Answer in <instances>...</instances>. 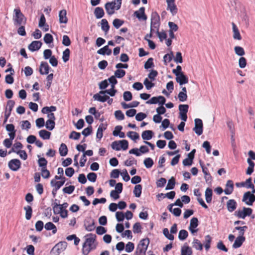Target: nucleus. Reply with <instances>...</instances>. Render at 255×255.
Listing matches in <instances>:
<instances>
[{"label":"nucleus","instance_id":"1","mask_svg":"<svg viewBox=\"0 0 255 255\" xmlns=\"http://www.w3.org/2000/svg\"><path fill=\"white\" fill-rule=\"evenodd\" d=\"M85 242L83 245L82 253L84 255H88L91 251L95 250L97 247L95 243L96 235L93 234H87Z\"/></svg>","mask_w":255,"mask_h":255},{"label":"nucleus","instance_id":"2","mask_svg":"<svg viewBox=\"0 0 255 255\" xmlns=\"http://www.w3.org/2000/svg\"><path fill=\"white\" fill-rule=\"evenodd\" d=\"M122 0H114V1L108 2L105 4L107 13L111 15L115 13V10H119L122 5Z\"/></svg>","mask_w":255,"mask_h":255},{"label":"nucleus","instance_id":"3","mask_svg":"<svg viewBox=\"0 0 255 255\" xmlns=\"http://www.w3.org/2000/svg\"><path fill=\"white\" fill-rule=\"evenodd\" d=\"M160 25V16L156 12H153L151 15V33L158 32Z\"/></svg>","mask_w":255,"mask_h":255},{"label":"nucleus","instance_id":"4","mask_svg":"<svg viewBox=\"0 0 255 255\" xmlns=\"http://www.w3.org/2000/svg\"><path fill=\"white\" fill-rule=\"evenodd\" d=\"M13 12V20L15 25H20L26 23V18L21 12L19 8L14 9Z\"/></svg>","mask_w":255,"mask_h":255},{"label":"nucleus","instance_id":"5","mask_svg":"<svg viewBox=\"0 0 255 255\" xmlns=\"http://www.w3.org/2000/svg\"><path fill=\"white\" fill-rule=\"evenodd\" d=\"M149 244V240L148 238L141 240L136 247L135 255H145Z\"/></svg>","mask_w":255,"mask_h":255},{"label":"nucleus","instance_id":"6","mask_svg":"<svg viewBox=\"0 0 255 255\" xmlns=\"http://www.w3.org/2000/svg\"><path fill=\"white\" fill-rule=\"evenodd\" d=\"M253 212V210L250 208L243 207L242 210H238L235 212V215L239 218L245 219L247 216H250Z\"/></svg>","mask_w":255,"mask_h":255},{"label":"nucleus","instance_id":"7","mask_svg":"<svg viewBox=\"0 0 255 255\" xmlns=\"http://www.w3.org/2000/svg\"><path fill=\"white\" fill-rule=\"evenodd\" d=\"M167 4V10H169L172 16L175 15L178 12V8L175 4V0H166Z\"/></svg>","mask_w":255,"mask_h":255},{"label":"nucleus","instance_id":"8","mask_svg":"<svg viewBox=\"0 0 255 255\" xmlns=\"http://www.w3.org/2000/svg\"><path fill=\"white\" fill-rule=\"evenodd\" d=\"M242 201L245 202L247 205L251 206L255 201V196L248 191L244 194Z\"/></svg>","mask_w":255,"mask_h":255},{"label":"nucleus","instance_id":"9","mask_svg":"<svg viewBox=\"0 0 255 255\" xmlns=\"http://www.w3.org/2000/svg\"><path fill=\"white\" fill-rule=\"evenodd\" d=\"M67 245V244L66 242H59L52 248L51 253L58 255L66 249Z\"/></svg>","mask_w":255,"mask_h":255},{"label":"nucleus","instance_id":"10","mask_svg":"<svg viewBox=\"0 0 255 255\" xmlns=\"http://www.w3.org/2000/svg\"><path fill=\"white\" fill-rule=\"evenodd\" d=\"M198 226V219L195 217L192 218L190 220V225L188 228V229L193 235H194L195 234H196L198 232V229H197Z\"/></svg>","mask_w":255,"mask_h":255},{"label":"nucleus","instance_id":"11","mask_svg":"<svg viewBox=\"0 0 255 255\" xmlns=\"http://www.w3.org/2000/svg\"><path fill=\"white\" fill-rule=\"evenodd\" d=\"M134 16H136L139 21H146L147 17L145 13V8L141 7L138 10L135 11L133 13Z\"/></svg>","mask_w":255,"mask_h":255},{"label":"nucleus","instance_id":"12","mask_svg":"<svg viewBox=\"0 0 255 255\" xmlns=\"http://www.w3.org/2000/svg\"><path fill=\"white\" fill-rule=\"evenodd\" d=\"M193 130L198 135H200L203 133V123L200 119L195 120V127Z\"/></svg>","mask_w":255,"mask_h":255},{"label":"nucleus","instance_id":"13","mask_svg":"<svg viewBox=\"0 0 255 255\" xmlns=\"http://www.w3.org/2000/svg\"><path fill=\"white\" fill-rule=\"evenodd\" d=\"M84 226L86 231L91 232L95 229V221L91 218H88L84 221Z\"/></svg>","mask_w":255,"mask_h":255},{"label":"nucleus","instance_id":"14","mask_svg":"<svg viewBox=\"0 0 255 255\" xmlns=\"http://www.w3.org/2000/svg\"><path fill=\"white\" fill-rule=\"evenodd\" d=\"M21 166V162L19 160L17 159H13L11 160L8 162V167L12 171L18 170Z\"/></svg>","mask_w":255,"mask_h":255},{"label":"nucleus","instance_id":"15","mask_svg":"<svg viewBox=\"0 0 255 255\" xmlns=\"http://www.w3.org/2000/svg\"><path fill=\"white\" fill-rule=\"evenodd\" d=\"M50 67L46 62H41L39 67V72L41 75H46L49 73Z\"/></svg>","mask_w":255,"mask_h":255},{"label":"nucleus","instance_id":"16","mask_svg":"<svg viewBox=\"0 0 255 255\" xmlns=\"http://www.w3.org/2000/svg\"><path fill=\"white\" fill-rule=\"evenodd\" d=\"M176 81L180 86L188 83V78L183 73L176 76Z\"/></svg>","mask_w":255,"mask_h":255},{"label":"nucleus","instance_id":"17","mask_svg":"<svg viewBox=\"0 0 255 255\" xmlns=\"http://www.w3.org/2000/svg\"><path fill=\"white\" fill-rule=\"evenodd\" d=\"M234 190V183L233 181L231 180H229L227 181L226 187L224 191V193L226 195H230L232 193Z\"/></svg>","mask_w":255,"mask_h":255},{"label":"nucleus","instance_id":"18","mask_svg":"<svg viewBox=\"0 0 255 255\" xmlns=\"http://www.w3.org/2000/svg\"><path fill=\"white\" fill-rule=\"evenodd\" d=\"M42 45V43L39 41H33L28 46V49L31 51L39 50Z\"/></svg>","mask_w":255,"mask_h":255},{"label":"nucleus","instance_id":"19","mask_svg":"<svg viewBox=\"0 0 255 255\" xmlns=\"http://www.w3.org/2000/svg\"><path fill=\"white\" fill-rule=\"evenodd\" d=\"M232 28H233V38L236 40H240L242 39V36L240 34V31L237 25L234 23L232 22Z\"/></svg>","mask_w":255,"mask_h":255},{"label":"nucleus","instance_id":"20","mask_svg":"<svg viewBox=\"0 0 255 255\" xmlns=\"http://www.w3.org/2000/svg\"><path fill=\"white\" fill-rule=\"evenodd\" d=\"M67 11L65 9H62L59 12V22L60 23H67L68 18L66 16Z\"/></svg>","mask_w":255,"mask_h":255},{"label":"nucleus","instance_id":"21","mask_svg":"<svg viewBox=\"0 0 255 255\" xmlns=\"http://www.w3.org/2000/svg\"><path fill=\"white\" fill-rule=\"evenodd\" d=\"M227 207L230 212H233L237 207V203L233 199L229 200L227 203Z\"/></svg>","mask_w":255,"mask_h":255},{"label":"nucleus","instance_id":"22","mask_svg":"<svg viewBox=\"0 0 255 255\" xmlns=\"http://www.w3.org/2000/svg\"><path fill=\"white\" fill-rule=\"evenodd\" d=\"M153 132L152 130H146L142 132L141 137L143 140H148L152 138Z\"/></svg>","mask_w":255,"mask_h":255},{"label":"nucleus","instance_id":"23","mask_svg":"<svg viewBox=\"0 0 255 255\" xmlns=\"http://www.w3.org/2000/svg\"><path fill=\"white\" fill-rule=\"evenodd\" d=\"M97 53L103 55L105 54L110 55L112 53V50L109 48L108 45H106L98 50L97 51Z\"/></svg>","mask_w":255,"mask_h":255},{"label":"nucleus","instance_id":"24","mask_svg":"<svg viewBox=\"0 0 255 255\" xmlns=\"http://www.w3.org/2000/svg\"><path fill=\"white\" fill-rule=\"evenodd\" d=\"M94 13L96 18L100 19L104 16L105 12L103 8L97 7L95 9Z\"/></svg>","mask_w":255,"mask_h":255},{"label":"nucleus","instance_id":"25","mask_svg":"<svg viewBox=\"0 0 255 255\" xmlns=\"http://www.w3.org/2000/svg\"><path fill=\"white\" fill-rule=\"evenodd\" d=\"M245 241V237H238L233 245V248L235 249L240 247Z\"/></svg>","mask_w":255,"mask_h":255},{"label":"nucleus","instance_id":"26","mask_svg":"<svg viewBox=\"0 0 255 255\" xmlns=\"http://www.w3.org/2000/svg\"><path fill=\"white\" fill-rule=\"evenodd\" d=\"M106 129V126H105L103 124H101L97 131L96 137L99 139H101L103 137V132Z\"/></svg>","mask_w":255,"mask_h":255},{"label":"nucleus","instance_id":"27","mask_svg":"<svg viewBox=\"0 0 255 255\" xmlns=\"http://www.w3.org/2000/svg\"><path fill=\"white\" fill-rule=\"evenodd\" d=\"M181 252V254L185 255H191L192 254V249L187 246L186 244H185L184 246L182 247Z\"/></svg>","mask_w":255,"mask_h":255},{"label":"nucleus","instance_id":"28","mask_svg":"<svg viewBox=\"0 0 255 255\" xmlns=\"http://www.w3.org/2000/svg\"><path fill=\"white\" fill-rule=\"evenodd\" d=\"M93 98L95 100H97L101 102H105L109 99V96L106 95L105 94L102 96L100 95L99 94H96L94 95Z\"/></svg>","mask_w":255,"mask_h":255},{"label":"nucleus","instance_id":"29","mask_svg":"<svg viewBox=\"0 0 255 255\" xmlns=\"http://www.w3.org/2000/svg\"><path fill=\"white\" fill-rule=\"evenodd\" d=\"M173 206V204H170L168 206V209L169 211L170 212L172 213L174 216H175L176 217L179 216L181 213V210L178 208L172 209Z\"/></svg>","mask_w":255,"mask_h":255},{"label":"nucleus","instance_id":"30","mask_svg":"<svg viewBox=\"0 0 255 255\" xmlns=\"http://www.w3.org/2000/svg\"><path fill=\"white\" fill-rule=\"evenodd\" d=\"M45 229L47 230H52V233L55 234L57 232V228L52 222H48L44 226Z\"/></svg>","mask_w":255,"mask_h":255},{"label":"nucleus","instance_id":"31","mask_svg":"<svg viewBox=\"0 0 255 255\" xmlns=\"http://www.w3.org/2000/svg\"><path fill=\"white\" fill-rule=\"evenodd\" d=\"M212 190L211 188H207L205 191V195L206 201L208 203H209L212 201Z\"/></svg>","mask_w":255,"mask_h":255},{"label":"nucleus","instance_id":"32","mask_svg":"<svg viewBox=\"0 0 255 255\" xmlns=\"http://www.w3.org/2000/svg\"><path fill=\"white\" fill-rule=\"evenodd\" d=\"M101 28L102 29L106 34L110 29V26L107 19H103L101 20Z\"/></svg>","mask_w":255,"mask_h":255},{"label":"nucleus","instance_id":"33","mask_svg":"<svg viewBox=\"0 0 255 255\" xmlns=\"http://www.w3.org/2000/svg\"><path fill=\"white\" fill-rule=\"evenodd\" d=\"M60 155L61 156H65L67 154L68 148L65 143H62L59 148Z\"/></svg>","mask_w":255,"mask_h":255},{"label":"nucleus","instance_id":"34","mask_svg":"<svg viewBox=\"0 0 255 255\" xmlns=\"http://www.w3.org/2000/svg\"><path fill=\"white\" fill-rule=\"evenodd\" d=\"M39 135L43 139H48L50 138L51 133L45 129H42L39 131Z\"/></svg>","mask_w":255,"mask_h":255},{"label":"nucleus","instance_id":"35","mask_svg":"<svg viewBox=\"0 0 255 255\" xmlns=\"http://www.w3.org/2000/svg\"><path fill=\"white\" fill-rule=\"evenodd\" d=\"M192 244L193 247L197 250L202 251L203 250V245L198 239H194Z\"/></svg>","mask_w":255,"mask_h":255},{"label":"nucleus","instance_id":"36","mask_svg":"<svg viewBox=\"0 0 255 255\" xmlns=\"http://www.w3.org/2000/svg\"><path fill=\"white\" fill-rule=\"evenodd\" d=\"M142 186L140 184L136 185L134 188L133 194L136 197H139L141 194Z\"/></svg>","mask_w":255,"mask_h":255},{"label":"nucleus","instance_id":"37","mask_svg":"<svg viewBox=\"0 0 255 255\" xmlns=\"http://www.w3.org/2000/svg\"><path fill=\"white\" fill-rule=\"evenodd\" d=\"M211 241L212 238L210 235H207L205 237L204 244L205 245V248L206 251H208L210 249Z\"/></svg>","mask_w":255,"mask_h":255},{"label":"nucleus","instance_id":"38","mask_svg":"<svg viewBox=\"0 0 255 255\" xmlns=\"http://www.w3.org/2000/svg\"><path fill=\"white\" fill-rule=\"evenodd\" d=\"M24 210H25V218L26 220H29L31 219L32 213V208L30 206L24 207Z\"/></svg>","mask_w":255,"mask_h":255},{"label":"nucleus","instance_id":"39","mask_svg":"<svg viewBox=\"0 0 255 255\" xmlns=\"http://www.w3.org/2000/svg\"><path fill=\"white\" fill-rule=\"evenodd\" d=\"M52 208L54 214H59V213L63 210L60 206V204H58L55 202L52 204Z\"/></svg>","mask_w":255,"mask_h":255},{"label":"nucleus","instance_id":"40","mask_svg":"<svg viewBox=\"0 0 255 255\" xmlns=\"http://www.w3.org/2000/svg\"><path fill=\"white\" fill-rule=\"evenodd\" d=\"M65 183V180L60 181H56L55 180H52L51 181V185L52 187H56L57 189H59Z\"/></svg>","mask_w":255,"mask_h":255},{"label":"nucleus","instance_id":"41","mask_svg":"<svg viewBox=\"0 0 255 255\" xmlns=\"http://www.w3.org/2000/svg\"><path fill=\"white\" fill-rule=\"evenodd\" d=\"M175 185V179L173 177H172L168 181L167 185L165 188L166 190L173 189Z\"/></svg>","mask_w":255,"mask_h":255},{"label":"nucleus","instance_id":"42","mask_svg":"<svg viewBox=\"0 0 255 255\" xmlns=\"http://www.w3.org/2000/svg\"><path fill=\"white\" fill-rule=\"evenodd\" d=\"M188 233L187 231L185 230H181L179 232L178 238L180 240L184 241L188 237Z\"/></svg>","mask_w":255,"mask_h":255},{"label":"nucleus","instance_id":"43","mask_svg":"<svg viewBox=\"0 0 255 255\" xmlns=\"http://www.w3.org/2000/svg\"><path fill=\"white\" fill-rule=\"evenodd\" d=\"M127 135L128 137L133 140H136L139 138L138 133L135 131H130L128 132Z\"/></svg>","mask_w":255,"mask_h":255},{"label":"nucleus","instance_id":"44","mask_svg":"<svg viewBox=\"0 0 255 255\" xmlns=\"http://www.w3.org/2000/svg\"><path fill=\"white\" fill-rule=\"evenodd\" d=\"M234 50L235 53L240 56H242L244 55L245 54L244 48L241 46H235L234 48Z\"/></svg>","mask_w":255,"mask_h":255},{"label":"nucleus","instance_id":"45","mask_svg":"<svg viewBox=\"0 0 255 255\" xmlns=\"http://www.w3.org/2000/svg\"><path fill=\"white\" fill-rule=\"evenodd\" d=\"M173 57V54L172 51L169 54H165L163 57L164 64L167 65L168 63L170 62L172 60Z\"/></svg>","mask_w":255,"mask_h":255},{"label":"nucleus","instance_id":"46","mask_svg":"<svg viewBox=\"0 0 255 255\" xmlns=\"http://www.w3.org/2000/svg\"><path fill=\"white\" fill-rule=\"evenodd\" d=\"M248 229V227L246 226L243 227H236L235 229L239 231V236L241 237H244V235L245 231Z\"/></svg>","mask_w":255,"mask_h":255},{"label":"nucleus","instance_id":"47","mask_svg":"<svg viewBox=\"0 0 255 255\" xmlns=\"http://www.w3.org/2000/svg\"><path fill=\"white\" fill-rule=\"evenodd\" d=\"M143 163H144L145 166L147 168H151L152 166V165H153V161L150 157L146 158L144 159Z\"/></svg>","mask_w":255,"mask_h":255},{"label":"nucleus","instance_id":"48","mask_svg":"<svg viewBox=\"0 0 255 255\" xmlns=\"http://www.w3.org/2000/svg\"><path fill=\"white\" fill-rule=\"evenodd\" d=\"M70 50L68 48L66 49L63 52L62 59L64 62H66L69 59L70 56Z\"/></svg>","mask_w":255,"mask_h":255},{"label":"nucleus","instance_id":"49","mask_svg":"<svg viewBox=\"0 0 255 255\" xmlns=\"http://www.w3.org/2000/svg\"><path fill=\"white\" fill-rule=\"evenodd\" d=\"M124 21L123 20L118 18L115 19L113 22L114 26L117 29L121 26L124 24Z\"/></svg>","mask_w":255,"mask_h":255},{"label":"nucleus","instance_id":"50","mask_svg":"<svg viewBox=\"0 0 255 255\" xmlns=\"http://www.w3.org/2000/svg\"><path fill=\"white\" fill-rule=\"evenodd\" d=\"M126 74V71L122 69H118L115 72V76L118 78H123Z\"/></svg>","mask_w":255,"mask_h":255},{"label":"nucleus","instance_id":"51","mask_svg":"<svg viewBox=\"0 0 255 255\" xmlns=\"http://www.w3.org/2000/svg\"><path fill=\"white\" fill-rule=\"evenodd\" d=\"M15 104V102L13 100H9L7 103L6 107L5 109V111H7V112H9L11 113V111L12 110V108L14 107Z\"/></svg>","mask_w":255,"mask_h":255},{"label":"nucleus","instance_id":"52","mask_svg":"<svg viewBox=\"0 0 255 255\" xmlns=\"http://www.w3.org/2000/svg\"><path fill=\"white\" fill-rule=\"evenodd\" d=\"M44 41L46 44H50L53 41V38L52 35L49 33H46L44 37Z\"/></svg>","mask_w":255,"mask_h":255},{"label":"nucleus","instance_id":"53","mask_svg":"<svg viewBox=\"0 0 255 255\" xmlns=\"http://www.w3.org/2000/svg\"><path fill=\"white\" fill-rule=\"evenodd\" d=\"M134 249V244L132 243V242H128L126 246V248H125V250H126V252H127V253H131V252H132L133 251Z\"/></svg>","mask_w":255,"mask_h":255},{"label":"nucleus","instance_id":"54","mask_svg":"<svg viewBox=\"0 0 255 255\" xmlns=\"http://www.w3.org/2000/svg\"><path fill=\"white\" fill-rule=\"evenodd\" d=\"M170 31L176 32L178 29V25L173 22L169 21L168 23Z\"/></svg>","mask_w":255,"mask_h":255},{"label":"nucleus","instance_id":"55","mask_svg":"<svg viewBox=\"0 0 255 255\" xmlns=\"http://www.w3.org/2000/svg\"><path fill=\"white\" fill-rule=\"evenodd\" d=\"M45 126L48 129L52 130L55 127L54 121L48 120L46 122Z\"/></svg>","mask_w":255,"mask_h":255},{"label":"nucleus","instance_id":"56","mask_svg":"<svg viewBox=\"0 0 255 255\" xmlns=\"http://www.w3.org/2000/svg\"><path fill=\"white\" fill-rule=\"evenodd\" d=\"M174 61L176 63H182L183 62V59L182 54L180 52H177L176 54V56L174 58Z\"/></svg>","mask_w":255,"mask_h":255},{"label":"nucleus","instance_id":"57","mask_svg":"<svg viewBox=\"0 0 255 255\" xmlns=\"http://www.w3.org/2000/svg\"><path fill=\"white\" fill-rule=\"evenodd\" d=\"M115 116L116 118L118 120H123L125 119L124 114L120 110L115 111Z\"/></svg>","mask_w":255,"mask_h":255},{"label":"nucleus","instance_id":"58","mask_svg":"<svg viewBox=\"0 0 255 255\" xmlns=\"http://www.w3.org/2000/svg\"><path fill=\"white\" fill-rule=\"evenodd\" d=\"M143 84L147 90H150L154 86V84L149 81L148 78H145L144 80Z\"/></svg>","mask_w":255,"mask_h":255},{"label":"nucleus","instance_id":"59","mask_svg":"<svg viewBox=\"0 0 255 255\" xmlns=\"http://www.w3.org/2000/svg\"><path fill=\"white\" fill-rule=\"evenodd\" d=\"M123 97H124V99L125 100V101H129L131 100V99H132V94L129 91H126L124 93Z\"/></svg>","mask_w":255,"mask_h":255},{"label":"nucleus","instance_id":"60","mask_svg":"<svg viewBox=\"0 0 255 255\" xmlns=\"http://www.w3.org/2000/svg\"><path fill=\"white\" fill-rule=\"evenodd\" d=\"M164 235L169 240L172 241L174 240V236L172 234H169L168 229L164 228L163 230Z\"/></svg>","mask_w":255,"mask_h":255},{"label":"nucleus","instance_id":"61","mask_svg":"<svg viewBox=\"0 0 255 255\" xmlns=\"http://www.w3.org/2000/svg\"><path fill=\"white\" fill-rule=\"evenodd\" d=\"M119 142L120 144L121 149H122L124 150H125L128 148V143L127 140H120Z\"/></svg>","mask_w":255,"mask_h":255},{"label":"nucleus","instance_id":"62","mask_svg":"<svg viewBox=\"0 0 255 255\" xmlns=\"http://www.w3.org/2000/svg\"><path fill=\"white\" fill-rule=\"evenodd\" d=\"M75 187L73 185H70L68 187H66L63 189V191L65 193H67L68 194H71L74 190Z\"/></svg>","mask_w":255,"mask_h":255},{"label":"nucleus","instance_id":"63","mask_svg":"<svg viewBox=\"0 0 255 255\" xmlns=\"http://www.w3.org/2000/svg\"><path fill=\"white\" fill-rule=\"evenodd\" d=\"M62 44L66 46H68L70 45L71 40L67 35H63L62 39Z\"/></svg>","mask_w":255,"mask_h":255},{"label":"nucleus","instance_id":"64","mask_svg":"<svg viewBox=\"0 0 255 255\" xmlns=\"http://www.w3.org/2000/svg\"><path fill=\"white\" fill-rule=\"evenodd\" d=\"M239 65L241 68H244L247 65V60L244 57L240 58L239 60Z\"/></svg>","mask_w":255,"mask_h":255}]
</instances>
